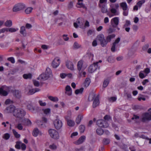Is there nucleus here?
<instances>
[{"instance_id": "f257e3e1", "label": "nucleus", "mask_w": 151, "mask_h": 151, "mask_svg": "<svg viewBox=\"0 0 151 151\" xmlns=\"http://www.w3.org/2000/svg\"><path fill=\"white\" fill-rule=\"evenodd\" d=\"M52 76V72L50 69L49 68H47L45 72L41 74L39 78L43 81H45Z\"/></svg>"}, {"instance_id": "f03ea898", "label": "nucleus", "mask_w": 151, "mask_h": 151, "mask_svg": "<svg viewBox=\"0 0 151 151\" xmlns=\"http://www.w3.org/2000/svg\"><path fill=\"white\" fill-rule=\"evenodd\" d=\"M88 100L89 101H93V108H96L99 104V95H89L88 97Z\"/></svg>"}, {"instance_id": "7ed1b4c3", "label": "nucleus", "mask_w": 151, "mask_h": 151, "mask_svg": "<svg viewBox=\"0 0 151 151\" xmlns=\"http://www.w3.org/2000/svg\"><path fill=\"white\" fill-rule=\"evenodd\" d=\"M12 87L6 86H2L0 87V94H8L12 91Z\"/></svg>"}, {"instance_id": "20e7f679", "label": "nucleus", "mask_w": 151, "mask_h": 151, "mask_svg": "<svg viewBox=\"0 0 151 151\" xmlns=\"http://www.w3.org/2000/svg\"><path fill=\"white\" fill-rule=\"evenodd\" d=\"M25 4L23 3H18L15 4L12 9L13 12H17L23 10L26 8Z\"/></svg>"}, {"instance_id": "39448f33", "label": "nucleus", "mask_w": 151, "mask_h": 151, "mask_svg": "<svg viewBox=\"0 0 151 151\" xmlns=\"http://www.w3.org/2000/svg\"><path fill=\"white\" fill-rule=\"evenodd\" d=\"M13 114L16 117L22 119L25 116V112L22 109H17L15 110Z\"/></svg>"}, {"instance_id": "423d86ee", "label": "nucleus", "mask_w": 151, "mask_h": 151, "mask_svg": "<svg viewBox=\"0 0 151 151\" xmlns=\"http://www.w3.org/2000/svg\"><path fill=\"white\" fill-rule=\"evenodd\" d=\"M84 19L82 18L79 17L77 19L76 22L74 23L73 26L76 28L78 27L83 28L84 27Z\"/></svg>"}, {"instance_id": "0eeeda50", "label": "nucleus", "mask_w": 151, "mask_h": 151, "mask_svg": "<svg viewBox=\"0 0 151 151\" xmlns=\"http://www.w3.org/2000/svg\"><path fill=\"white\" fill-rule=\"evenodd\" d=\"M96 39L100 42L101 45L103 47L106 46L108 42L107 40L104 38V35L103 34H100L98 35Z\"/></svg>"}, {"instance_id": "6e6552de", "label": "nucleus", "mask_w": 151, "mask_h": 151, "mask_svg": "<svg viewBox=\"0 0 151 151\" xmlns=\"http://www.w3.org/2000/svg\"><path fill=\"white\" fill-rule=\"evenodd\" d=\"M49 133L50 137L55 139H58L59 135L58 132L55 129H50L49 130Z\"/></svg>"}, {"instance_id": "1a4fd4ad", "label": "nucleus", "mask_w": 151, "mask_h": 151, "mask_svg": "<svg viewBox=\"0 0 151 151\" xmlns=\"http://www.w3.org/2000/svg\"><path fill=\"white\" fill-rule=\"evenodd\" d=\"M96 124L99 127L102 128H107L109 126V124L107 122L103 119L98 120Z\"/></svg>"}, {"instance_id": "9d476101", "label": "nucleus", "mask_w": 151, "mask_h": 151, "mask_svg": "<svg viewBox=\"0 0 151 151\" xmlns=\"http://www.w3.org/2000/svg\"><path fill=\"white\" fill-rule=\"evenodd\" d=\"M98 62H94L88 68V71L89 73H92L94 72L97 68H99L98 64Z\"/></svg>"}, {"instance_id": "9b49d317", "label": "nucleus", "mask_w": 151, "mask_h": 151, "mask_svg": "<svg viewBox=\"0 0 151 151\" xmlns=\"http://www.w3.org/2000/svg\"><path fill=\"white\" fill-rule=\"evenodd\" d=\"M141 119L142 121L143 122L151 120V113H145L143 114Z\"/></svg>"}, {"instance_id": "f8f14e48", "label": "nucleus", "mask_w": 151, "mask_h": 151, "mask_svg": "<svg viewBox=\"0 0 151 151\" xmlns=\"http://www.w3.org/2000/svg\"><path fill=\"white\" fill-rule=\"evenodd\" d=\"M54 124L55 128L58 130L60 129L63 125L62 121L58 119H57L54 121Z\"/></svg>"}, {"instance_id": "ddd939ff", "label": "nucleus", "mask_w": 151, "mask_h": 151, "mask_svg": "<svg viewBox=\"0 0 151 151\" xmlns=\"http://www.w3.org/2000/svg\"><path fill=\"white\" fill-rule=\"evenodd\" d=\"M15 107L13 105H11L7 107L5 110V112L7 113L14 112L15 110H16Z\"/></svg>"}, {"instance_id": "4468645a", "label": "nucleus", "mask_w": 151, "mask_h": 151, "mask_svg": "<svg viewBox=\"0 0 151 151\" xmlns=\"http://www.w3.org/2000/svg\"><path fill=\"white\" fill-rule=\"evenodd\" d=\"M60 63V59L58 58H55L53 61L52 65L53 68H55L59 66Z\"/></svg>"}, {"instance_id": "2eb2a0df", "label": "nucleus", "mask_w": 151, "mask_h": 151, "mask_svg": "<svg viewBox=\"0 0 151 151\" xmlns=\"http://www.w3.org/2000/svg\"><path fill=\"white\" fill-rule=\"evenodd\" d=\"M113 22H111L112 26L114 28L116 27L119 24V18L118 17H116L113 18L112 19Z\"/></svg>"}, {"instance_id": "dca6fc26", "label": "nucleus", "mask_w": 151, "mask_h": 151, "mask_svg": "<svg viewBox=\"0 0 151 151\" xmlns=\"http://www.w3.org/2000/svg\"><path fill=\"white\" fill-rule=\"evenodd\" d=\"M113 22H111L112 26L114 28L116 27L119 24V18L118 17H116L113 18L112 19Z\"/></svg>"}, {"instance_id": "f3484780", "label": "nucleus", "mask_w": 151, "mask_h": 151, "mask_svg": "<svg viewBox=\"0 0 151 151\" xmlns=\"http://www.w3.org/2000/svg\"><path fill=\"white\" fill-rule=\"evenodd\" d=\"M86 138L85 136H81L77 141L75 142V143L78 145L82 143L85 141Z\"/></svg>"}, {"instance_id": "a211bd4d", "label": "nucleus", "mask_w": 151, "mask_h": 151, "mask_svg": "<svg viewBox=\"0 0 151 151\" xmlns=\"http://www.w3.org/2000/svg\"><path fill=\"white\" fill-rule=\"evenodd\" d=\"M32 134L33 136L37 137L38 135H41L42 133L40 132L37 128H36L33 130Z\"/></svg>"}, {"instance_id": "6ab92c4d", "label": "nucleus", "mask_w": 151, "mask_h": 151, "mask_svg": "<svg viewBox=\"0 0 151 151\" xmlns=\"http://www.w3.org/2000/svg\"><path fill=\"white\" fill-rule=\"evenodd\" d=\"M27 107L29 110L30 111L32 112H34L35 111V109L32 105V104L31 102L29 101L28 102L27 105Z\"/></svg>"}, {"instance_id": "aec40b11", "label": "nucleus", "mask_w": 151, "mask_h": 151, "mask_svg": "<svg viewBox=\"0 0 151 151\" xmlns=\"http://www.w3.org/2000/svg\"><path fill=\"white\" fill-rule=\"evenodd\" d=\"M66 66L69 69L71 70H73V65L72 62L70 61H67L66 62Z\"/></svg>"}, {"instance_id": "412c9836", "label": "nucleus", "mask_w": 151, "mask_h": 151, "mask_svg": "<svg viewBox=\"0 0 151 151\" xmlns=\"http://www.w3.org/2000/svg\"><path fill=\"white\" fill-rule=\"evenodd\" d=\"M20 32L23 37H25L26 36L27 33L25 27L22 26L21 27Z\"/></svg>"}, {"instance_id": "4be33fe9", "label": "nucleus", "mask_w": 151, "mask_h": 151, "mask_svg": "<svg viewBox=\"0 0 151 151\" xmlns=\"http://www.w3.org/2000/svg\"><path fill=\"white\" fill-rule=\"evenodd\" d=\"M66 93L67 94H72V89L70 87L68 86H67L65 87Z\"/></svg>"}, {"instance_id": "5701e85b", "label": "nucleus", "mask_w": 151, "mask_h": 151, "mask_svg": "<svg viewBox=\"0 0 151 151\" xmlns=\"http://www.w3.org/2000/svg\"><path fill=\"white\" fill-rule=\"evenodd\" d=\"M83 64V61L82 60H80L78 62L77 65L78 70H81Z\"/></svg>"}, {"instance_id": "b1692460", "label": "nucleus", "mask_w": 151, "mask_h": 151, "mask_svg": "<svg viewBox=\"0 0 151 151\" xmlns=\"http://www.w3.org/2000/svg\"><path fill=\"white\" fill-rule=\"evenodd\" d=\"M22 122V124L27 125H30L31 124V121L28 119H23Z\"/></svg>"}, {"instance_id": "393cba45", "label": "nucleus", "mask_w": 151, "mask_h": 151, "mask_svg": "<svg viewBox=\"0 0 151 151\" xmlns=\"http://www.w3.org/2000/svg\"><path fill=\"white\" fill-rule=\"evenodd\" d=\"M120 6L122 8L123 10H126V9H128L127 5L125 2L121 3Z\"/></svg>"}, {"instance_id": "a878e982", "label": "nucleus", "mask_w": 151, "mask_h": 151, "mask_svg": "<svg viewBox=\"0 0 151 151\" xmlns=\"http://www.w3.org/2000/svg\"><path fill=\"white\" fill-rule=\"evenodd\" d=\"M83 116L81 115H79L76 118V122L77 124H79L83 119Z\"/></svg>"}, {"instance_id": "bb28decb", "label": "nucleus", "mask_w": 151, "mask_h": 151, "mask_svg": "<svg viewBox=\"0 0 151 151\" xmlns=\"http://www.w3.org/2000/svg\"><path fill=\"white\" fill-rule=\"evenodd\" d=\"M42 111L46 115H49L51 112V109L50 108L43 109Z\"/></svg>"}, {"instance_id": "cd10ccee", "label": "nucleus", "mask_w": 151, "mask_h": 151, "mask_svg": "<svg viewBox=\"0 0 151 151\" xmlns=\"http://www.w3.org/2000/svg\"><path fill=\"white\" fill-rule=\"evenodd\" d=\"M115 37V35L113 34L108 35L106 37V39L108 42H110L111 40L114 38Z\"/></svg>"}, {"instance_id": "c85d7f7f", "label": "nucleus", "mask_w": 151, "mask_h": 151, "mask_svg": "<svg viewBox=\"0 0 151 151\" xmlns=\"http://www.w3.org/2000/svg\"><path fill=\"white\" fill-rule=\"evenodd\" d=\"M33 9L31 7H28L24 10V12L27 14H29L32 12Z\"/></svg>"}, {"instance_id": "c756f323", "label": "nucleus", "mask_w": 151, "mask_h": 151, "mask_svg": "<svg viewBox=\"0 0 151 151\" xmlns=\"http://www.w3.org/2000/svg\"><path fill=\"white\" fill-rule=\"evenodd\" d=\"M110 142V140L109 139L104 138L103 139L102 142L104 145H106L109 144Z\"/></svg>"}, {"instance_id": "7c9ffc66", "label": "nucleus", "mask_w": 151, "mask_h": 151, "mask_svg": "<svg viewBox=\"0 0 151 151\" xmlns=\"http://www.w3.org/2000/svg\"><path fill=\"white\" fill-rule=\"evenodd\" d=\"M97 134L99 135H101L104 133V131L102 129L100 128H98L96 130Z\"/></svg>"}, {"instance_id": "2f4dec72", "label": "nucleus", "mask_w": 151, "mask_h": 151, "mask_svg": "<svg viewBox=\"0 0 151 151\" xmlns=\"http://www.w3.org/2000/svg\"><path fill=\"white\" fill-rule=\"evenodd\" d=\"M91 83V80L89 78H87L86 79L84 82V86L85 87H88Z\"/></svg>"}, {"instance_id": "473e14b6", "label": "nucleus", "mask_w": 151, "mask_h": 151, "mask_svg": "<svg viewBox=\"0 0 151 151\" xmlns=\"http://www.w3.org/2000/svg\"><path fill=\"white\" fill-rule=\"evenodd\" d=\"M5 25L7 27H10L12 25V22L11 20H7L5 23Z\"/></svg>"}, {"instance_id": "72a5a7b5", "label": "nucleus", "mask_w": 151, "mask_h": 151, "mask_svg": "<svg viewBox=\"0 0 151 151\" xmlns=\"http://www.w3.org/2000/svg\"><path fill=\"white\" fill-rule=\"evenodd\" d=\"M12 131L14 135L16 138H18L20 137V134H19L14 129H13Z\"/></svg>"}, {"instance_id": "f704fd0d", "label": "nucleus", "mask_w": 151, "mask_h": 151, "mask_svg": "<svg viewBox=\"0 0 151 151\" xmlns=\"http://www.w3.org/2000/svg\"><path fill=\"white\" fill-rule=\"evenodd\" d=\"M23 77L25 79H31L32 77V75L30 73H29L28 74H24L23 76Z\"/></svg>"}, {"instance_id": "c9c22d12", "label": "nucleus", "mask_w": 151, "mask_h": 151, "mask_svg": "<svg viewBox=\"0 0 151 151\" xmlns=\"http://www.w3.org/2000/svg\"><path fill=\"white\" fill-rule=\"evenodd\" d=\"M48 98L50 100L54 102L57 101L58 100V98L56 97H53L50 96L48 97Z\"/></svg>"}, {"instance_id": "e433bc0d", "label": "nucleus", "mask_w": 151, "mask_h": 151, "mask_svg": "<svg viewBox=\"0 0 151 151\" xmlns=\"http://www.w3.org/2000/svg\"><path fill=\"white\" fill-rule=\"evenodd\" d=\"M68 125L70 127H73L75 124L74 121L71 120H68L67 121Z\"/></svg>"}, {"instance_id": "4c0bfd02", "label": "nucleus", "mask_w": 151, "mask_h": 151, "mask_svg": "<svg viewBox=\"0 0 151 151\" xmlns=\"http://www.w3.org/2000/svg\"><path fill=\"white\" fill-rule=\"evenodd\" d=\"M80 132L81 133H83L85 130V127L84 125H81L79 127Z\"/></svg>"}, {"instance_id": "58836bf2", "label": "nucleus", "mask_w": 151, "mask_h": 151, "mask_svg": "<svg viewBox=\"0 0 151 151\" xmlns=\"http://www.w3.org/2000/svg\"><path fill=\"white\" fill-rule=\"evenodd\" d=\"M10 137V135L8 133L4 134L2 137L3 139L6 140H8L9 138Z\"/></svg>"}, {"instance_id": "ea45409f", "label": "nucleus", "mask_w": 151, "mask_h": 151, "mask_svg": "<svg viewBox=\"0 0 151 151\" xmlns=\"http://www.w3.org/2000/svg\"><path fill=\"white\" fill-rule=\"evenodd\" d=\"M83 89H84L83 88H80V89H77L75 91V93L76 94H77L78 93L81 94L82 93Z\"/></svg>"}, {"instance_id": "a19ab883", "label": "nucleus", "mask_w": 151, "mask_h": 151, "mask_svg": "<svg viewBox=\"0 0 151 151\" xmlns=\"http://www.w3.org/2000/svg\"><path fill=\"white\" fill-rule=\"evenodd\" d=\"M40 90L39 88L32 89L29 90V92L32 94H34L35 92H38Z\"/></svg>"}, {"instance_id": "79ce46f5", "label": "nucleus", "mask_w": 151, "mask_h": 151, "mask_svg": "<svg viewBox=\"0 0 151 151\" xmlns=\"http://www.w3.org/2000/svg\"><path fill=\"white\" fill-rule=\"evenodd\" d=\"M81 47V45L76 42H74L73 45V48L75 49H77L80 48Z\"/></svg>"}, {"instance_id": "37998d69", "label": "nucleus", "mask_w": 151, "mask_h": 151, "mask_svg": "<svg viewBox=\"0 0 151 151\" xmlns=\"http://www.w3.org/2000/svg\"><path fill=\"white\" fill-rule=\"evenodd\" d=\"M139 77L142 79L144 78L146 76L143 73V71H141L139 72Z\"/></svg>"}, {"instance_id": "c03bdc74", "label": "nucleus", "mask_w": 151, "mask_h": 151, "mask_svg": "<svg viewBox=\"0 0 151 151\" xmlns=\"http://www.w3.org/2000/svg\"><path fill=\"white\" fill-rule=\"evenodd\" d=\"M109 81L108 80H104L103 83V87L104 88L106 87L108 85V84H109Z\"/></svg>"}, {"instance_id": "a18cd8bd", "label": "nucleus", "mask_w": 151, "mask_h": 151, "mask_svg": "<svg viewBox=\"0 0 151 151\" xmlns=\"http://www.w3.org/2000/svg\"><path fill=\"white\" fill-rule=\"evenodd\" d=\"M139 116L136 115L135 114L133 115V117H132L131 118V119L132 120H135V122L137 123V122L136 120H137V119H139Z\"/></svg>"}, {"instance_id": "49530a36", "label": "nucleus", "mask_w": 151, "mask_h": 151, "mask_svg": "<svg viewBox=\"0 0 151 151\" xmlns=\"http://www.w3.org/2000/svg\"><path fill=\"white\" fill-rule=\"evenodd\" d=\"M21 144V142L19 141L17 142L16 144L15 145L16 148L19 149H20V146Z\"/></svg>"}, {"instance_id": "de8ad7c7", "label": "nucleus", "mask_w": 151, "mask_h": 151, "mask_svg": "<svg viewBox=\"0 0 151 151\" xmlns=\"http://www.w3.org/2000/svg\"><path fill=\"white\" fill-rule=\"evenodd\" d=\"M130 25V21L127 20L126 21L124 25L123 28H125L126 27L129 26Z\"/></svg>"}, {"instance_id": "09e8293b", "label": "nucleus", "mask_w": 151, "mask_h": 151, "mask_svg": "<svg viewBox=\"0 0 151 151\" xmlns=\"http://www.w3.org/2000/svg\"><path fill=\"white\" fill-rule=\"evenodd\" d=\"M109 101L111 102H114L116 100V97H112L108 98Z\"/></svg>"}, {"instance_id": "8fccbe9b", "label": "nucleus", "mask_w": 151, "mask_h": 151, "mask_svg": "<svg viewBox=\"0 0 151 151\" xmlns=\"http://www.w3.org/2000/svg\"><path fill=\"white\" fill-rule=\"evenodd\" d=\"M77 5L80 6H77L78 7H82L85 9H86V6L83 4L82 2H78L77 3Z\"/></svg>"}, {"instance_id": "3c124183", "label": "nucleus", "mask_w": 151, "mask_h": 151, "mask_svg": "<svg viewBox=\"0 0 151 151\" xmlns=\"http://www.w3.org/2000/svg\"><path fill=\"white\" fill-rule=\"evenodd\" d=\"M10 93H12L13 94H19L20 93V91L19 90H13V89H12V91Z\"/></svg>"}, {"instance_id": "603ef678", "label": "nucleus", "mask_w": 151, "mask_h": 151, "mask_svg": "<svg viewBox=\"0 0 151 151\" xmlns=\"http://www.w3.org/2000/svg\"><path fill=\"white\" fill-rule=\"evenodd\" d=\"M145 2V1L144 0L140 1L137 3V4L138 6L139 7H140L142 4L144 3Z\"/></svg>"}, {"instance_id": "864d4df0", "label": "nucleus", "mask_w": 151, "mask_h": 151, "mask_svg": "<svg viewBox=\"0 0 151 151\" xmlns=\"http://www.w3.org/2000/svg\"><path fill=\"white\" fill-rule=\"evenodd\" d=\"M26 145L24 143L21 142L20 146V148H21L22 150H24L26 149Z\"/></svg>"}, {"instance_id": "5fc2aeb1", "label": "nucleus", "mask_w": 151, "mask_h": 151, "mask_svg": "<svg viewBox=\"0 0 151 151\" xmlns=\"http://www.w3.org/2000/svg\"><path fill=\"white\" fill-rule=\"evenodd\" d=\"M7 60L10 61L12 63H15L14 59L12 57L8 58H7Z\"/></svg>"}, {"instance_id": "6e6d98bb", "label": "nucleus", "mask_w": 151, "mask_h": 151, "mask_svg": "<svg viewBox=\"0 0 151 151\" xmlns=\"http://www.w3.org/2000/svg\"><path fill=\"white\" fill-rule=\"evenodd\" d=\"M18 30V28L15 29L13 28H9V32H14L17 31V30Z\"/></svg>"}, {"instance_id": "4d7b16f0", "label": "nucleus", "mask_w": 151, "mask_h": 151, "mask_svg": "<svg viewBox=\"0 0 151 151\" xmlns=\"http://www.w3.org/2000/svg\"><path fill=\"white\" fill-rule=\"evenodd\" d=\"M101 11L103 13H105L107 12V9L105 7V6H103L102 7Z\"/></svg>"}, {"instance_id": "13d9d810", "label": "nucleus", "mask_w": 151, "mask_h": 151, "mask_svg": "<svg viewBox=\"0 0 151 151\" xmlns=\"http://www.w3.org/2000/svg\"><path fill=\"white\" fill-rule=\"evenodd\" d=\"M49 147L50 149L52 150H55L57 148V146L54 144L50 145Z\"/></svg>"}, {"instance_id": "bf43d9fd", "label": "nucleus", "mask_w": 151, "mask_h": 151, "mask_svg": "<svg viewBox=\"0 0 151 151\" xmlns=\"http://www.w3.org/2000/svg\"><path fill=\"white\" fill-rule=\"evenodd\" d=\"M115 30V29L114 28H110L108 30V32L109 34H111L112 32H114Z\"/></svg>"}, {"instance_id": "052dcab7", "label": "nucleus", "mask_w": 151, "mask_h": 151, "mask_svg": "<svg viewBox=\"0 0 151 151\" xmlns=\"http://www.w3.org/2000/svg\"><path fill=\"white\" fill-rule=\"evenodd\" d=\"M40 105L41 106H45L46 105V104L45 102H43L42 101L39 100L38 101Z\"/></svg>"}, {"instance_id": "680f3d73", "label": "nucleus", "mask_w": 151, "mask_h": 151, "mask_svg": "<svg viewBox=\"0 0 151 151\" xmlns=\"http://www.w3.org/2000/svg\"><path fill=\"white\" fill-rule=\"evenodd\" d=\"M115 47H116V44L113 43L112 46L111 48V50L112 52H114L115 51Z\"/></svg>"}, {"instance_id": "e2e57ef3", "label": "nucleus", "mask_w": 151, "mask_h": 151, "mask_svg": "<svg viewBox=\"0 0 151 151\" xmlns=\"http://www.w3.org/2000/svg\"><path fill=\"white\" fill-rule=\"evenodd\" d=\"M108 61L110 63H113L114 61V60L113 58L112 57H108Z\"/></svg>"}, {"instance_id": "0e129e2a", "label": "nucleus", "mask_w": 151, "mask_h": 151, "mask_svg": "<svg viewBox=\"0 0 151 151\" xmlns=\"http://www.w3.org/2000/svg\"><path fill=\"white\" fill-rule=\"evenodd\" d=\"M128 9L126 10H123V15L124 16H127L128 15Z\"/></svg>"}, {"instance_id": "69168bd1", "label": "nucleus", "mask_w": 151, "mask_h": 151, "mask_svg": "<svg viewBox=\"0 0 151 151\" xmlns=\"http://www.w3.org/2000/svg\"><path fill=\"white\" fill-rule=\"evenodd\" d=\"M17 128L19 130H21L23 129V127L21 124L19 123L18 124Z\"/></svg>"}, {"instance_id": "338daca9", "label": "nucleus", "mask_w": 151, "mask_h": 151, "mask_svg": "<svg viewBox=\"0 0 151 151\" xmlns=\"http://www.w3.org/2000/svg\"><path fill=\"white\" fill-rule=\"evenodd\" d=\"M33 83L34 85L36 86H38L40 85L39 82L36 80L33 81Z\"/></svg>"}, {"instance_id": "774afa93", "label": "nucleus", "mask_w": 151, "mask_h": 151, "mask_svg": "<svg viewBox=\"0 0 151 151\" xmlns=\"http://www.w3.org/2000/svg\"><path fill=\"white\" fill-rule=\"evenodd\" d=\"M67 35H63V37L64 40L65 41L68 40L69 39V37H67Z\"/></svg>"}]
</instances>
